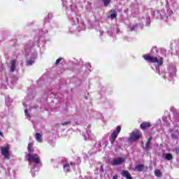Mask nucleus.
I'll return each instance as SVG.
<instances>
[{
  "label": "nucleus",
  "mask_w": 179,
  "mask_h": 179,
  "mask_svg": "<svg viewBox=\"0 0 179 179\" xmlns=\"http://www.w3.org/2000/svg\"><path fill=\"white\" fill-rule=\"evenodd\" d=\"M152 127V124L149 122H143L141 124L140 128L142 130H146Z\"/></svg>",
  "instance_id": "nucleus-7"
},
{
  "label": "nucleus",
  "mask_w": 179,
  "mask_h": 179,
  "mask_svg": "<svg viewBox=\"0 0 179 179\" xmlns=\"http://www.w3.org/2000/svg\"><path fill=\"white\" fill-rule=\"evenodd\" d=\"M62 60V57H59L57 59V61H55V65L57 66V64H59V62H61Z\"/></svg>",
  "instance_id": "nucleus-19"
},
{
  "label": "nucleus",
  "mask_w": 179,
  "mask_h": 179,
  "mask_svg": "<svg viewBox=\"0 0 179 179\" xmlns=\"http://www.w3.org/2000/svg\"><path fill=\"white\" fill-rule=\"evenodd\" d=\"M135 169L138 172H141L145 169V166L143 164H139V165L136 166Z\"/></svg>",
  "instance_id": "nucleus-12"
},
{
  "label": "nucleus",
  "mask_w": 179,
  "mask_h": 179,
  "mask_svg": "<svg viewBox=\"0 0 179 179\" xmlns=\"http://www.w3.org/2000/svg\"><path fill=\"white\" fill-rule=\"evenodd\" d=\"M113 13L110 14V20H114L115 18L117 17V14L116 13V11L113 10Z\"/></svg>",
  "instance_id": "nucleus-15"
},
{
  "label": "nucleus",
  "mask_w": 179,
  "mask_h": 179,
  "mask_svg": "<svg viewBox=\"0 0 179 179\" xmlns=\"http://www.w3.org/2000/svg\"><path fill=\"white\" fill-rule=\"evenodd\" d=\"M176 115L178 116V119H179V114L176 113Z\"/></svg>",
  "instance_id": "nucleus-29"
},
{
  "label": "nucleus",
  "mask_w": 179,
  "mask_h": 179,
  "mask_svg": "<svg viewBox=\"0 0 179 179\" xmlns=\"http://www.w3.org/2000/svg\"><path fill=\"white\" fill-rule=\"evenodd\" d=\"M70 124H71V122L70 121L65 122L64 123L62 124V126H66V125H70Z\"/></svg>",
  "instance_id": "nucleus-20"
},
{
  "label": "nucleus",
  "mask_w": 179,
  "mask_h": 179,
  "mask_svg": "<svg viewBox=\"0 0 179 179\" xmlns=\"http://www.w3.org/2000/svg\"><path fill=\"white\" fill-rule=\"evenodd\" d=\"M101 171H102V172L103 171V169H101Z\"/></svg>",
  "instance_id": "nucleus-30"
},
{
  "label": "nucleus",
  "mask_w": 179,
  "mask_h": 179,
  "mask_svg": "<svg viewBox=\"0 0 179 179\" xmlns=\"http://www.w3.org/2000/svg\"><path fill=\"white\" fill-rule=\"evenodd\" d=\"M34 60L32 59H29V60H27L26 62V66H32L34 64Z\"/></svg>",
  "instance_id": "nucleus-16"
},
{
  "label": "nucleus",
  "mask_w": 179,
  "mask_h": 179,
  "mask_svg": "<svg viewBox=\"0 0 179 179\" xmlns=\"http://www.w3.org/2000/svg\"><path fill=\"white\" fill-rule=\"evenodd\" d=\"M113 179H117V175L113 176Z\"/></svg>",
  "instance_id": "nucleus-26"
},
{
  "label": "nucleus",
  "mask_w": 179,
  "mask_h": 179,
  "mask_svg": "<svg viewBox=\"0 0 179 179\" xmlns=\"http://www.w3.org/2000/svg\"><path fill=\"white\" fill-rule=\"evenodd\" d=\"M121 130H122V127L117 126V129L115 131H113L112 134H110V145L114 144V142L115 141H116V138H117V136H119Z\"/></svg>",
  "instance_id": "nucleus-4"
},
{
  "label": "nucleus",
  "mask_w": 179,
  "mask_h": 179,
  "mask_svg": "<svg viewBox=\"0 0 179 179\" xmlns=\"http://www.w3.org/2000/svg\"><path fill=\"white\" fill-rule=\"evenodd\" d=\"M141 136H143V134L141 133V131L138 130H134V131H131L130 137H129V141H136L140 139Z\"/></svg>",
  "instance_id": "nucleus-3"
},
{
  "label": "nucleus",
  "mask_w": 179,
  "mask_h": 179,
  "mask_svg": "<svg viewBox=\"0 0 179 179\" xmlns=\"http://www.w3.org/2000/svg\"><path fill=\"white\" fill-rule=\"evenodd\" d=\"M24 112L25 113V115H26V116H28L29 117H31V116H30V114L28 113V110H27V109H25V110H24Z\"/></svg>",
  "instance_id": "nucleus-21"
},
{
  "label": "nucleus",
  "mask_w": 179,
  "mask_h": 179,
  "mask_svg": "<svg viewBox=\"0 0 179 179\" xmlns=\"http://www.w3.org/2000/svg\"><path fill=\"white\" fill-rule=\"evenodd\" d=\"M153 138V137H149L148 140L147 141V142L151 143L152 139Z\"/></svg>",
  "instance_id": "nucleus-25"
},
{
  "label": "nucleus",
  "mask_w": 179,
  "mask_h": 179,
  "mask_svg": "<svg viewBox=\"0 0 179 179\" xmlns=\"http://www.w3.org/2000/svg\"><path fill=\"white\" fill-rule=\"evenodd\" d=\"M121 176H122V177H125L126 179H132V176H131L129 172L126 170L121 171Z\"/></svg>",
  "instance_id": "nucleus-9"
},
{
  "label": "nucleus",
  "mask_w": 179,
  "mask_h": 179,
  "mask_svg": "<svg viewBox=\"0 0 179 179\" xmlns=\"http://www.w3.org/2000/svg\"><path fill=\"white\" fill-rule=\"evenodd\" d=\"M64 169L65 168H68L69 169L70 168V164H65L64 166Z\"/></svg>",
  "instance_id": "nucleus-23"
},
{
  "label": "nucleus",
  "mask_w": 179,
  "mask_h": 179,
  "mask_svg": "<svg viewBox=\"0 0 179 179\" xmlns=\"http://www.w3.org/2000/svg\"><path fill=\"white\" fill-rule=\"evenodd\" d=\"M155 176L159 177V176H162V172L159 169H156L155 171Z\"/></svg>",
  "instance_id": "nucleus-17"
},
{
  "label": "nucleus",
  "mask_w": 179,
  "mask_h": 179,
  "mask_svg": "<svg viewBox=\"0 0 179 179\" xmlns=\"http://www.w3.org/2000/svg\"><path fill=\"white\" fill-rule=\"evenodd\" d=\"M71 166H73V164H71Z\"/></svg>",
  "instance_id": "nucleus-31"
},
{
  "label": "nucleus",
  "mask_w": 179,
  "mask_h": 179,
  "mask_svg": "<svg viewBox=\"0 0 179 179\" xmlns=\"http://www.w3.org/2000/svg\"><path fill=\"white\" fill-rule=\"evenodd\" d=\"M124 162V159L122 157H119V158L113 159V160L110 162V164H112V166H120V165H122Z\"/></svg>",
  "instance_id": "nucleus-6"
},
{
  "label": "nucleus",
  "mask_w": 179,
  "mask_h": 179,
  "mask_svg": "<svg viewBox=\"0 0 179 179\" xmlns=\"http://www.w3.org/2000/svg\"><path fill=\"white\" fill-rule=\"evenodd\" d=\"M16 64H17V60L16 59H13L10 60V72H14L16 68Z\"/></svg>",
  "instance_id": "nucleus-8"
},
{
  "label": "nucleus",
  "mask_w": 179,
  "mask_h": 179,
  "mask_svg": "<svg viewBox=\"0 0 179 179\" xmlns=\"http://www.w3.org/2000/svg\"><path fill=\"white\" fill-rule=\"evenodd\" d=\"M34 138H36L37 142L43 143V136H41L40 133H36Z\"/></svg>",
  "instance_id": "nucleus-11"
},
{
  "label": "nucleus",
  "mask_w": 179,
  "mask_h": 179,
  "mask_svg": "<svg viewBox=\"0 0 179 179\" xmlns=\"http://www.w3.org/2000/svg\"><path fill=\"white\" fill-rule=\"evenodd\" d=\"M27 160H28L29 163L34 162L36 164L41 163V159L38 154H27Z\"/></svg>",
  "instance_id": "nucleus-2"
},
{
  "label": "nucleus",
  "mask_w": 179,
  "mask_h": 179,
  "mask_svg": "<svg viewBox=\"0 0 179 179\" xmlns=\"http://www.w3.org/2000/svg\"><path fill=\"white\" fill-rule=\"evenodd\" d=\"M151 142H147L145 144V147H143V150L148 152L150 150Z\"/></svg>",
  "instance_id": "nucleus-14"
},
{
  "label": "nucleus",
  "mask_w": 179,
  "mask_h": 179,
  "mask_svg": "<svg viewBox=\"0 0 179 179\" xmlns=\"http://www.w3.org/2000/svg\"><path fill=\"white\" fill-rule=\"evenodd\" d=\"M10 145H6V147H1V154L4 156L6 159H10V154H9Z\"/></svg>",
  "instance_id": "nucleus-5"
},
{
  "label": "nucleus",
  "mask_w": 179,
  "mask_h": 179,
  "mask_svg": "<svg viewBox=\"0 0 179 179\" xmlns=\"http://www.w3.org/2000/svg\"><path fill=\"white\" fill-rule=\"evenodd\" d=\"M0 136H3V133H2L1 131H0Z\"/></svg>",
  "instance_id": "nucleus-27"
},
{
  "label": "nucleus",
  "mask_w": 179,
  "mask_h": 179,
  "mask_svg": "<svg viewBox=\"0 0 179 179\" xmlns=\"http://www.w3.org/2000/svg\"><path fill=\"white\" fill-rule=\"evenodd\" d=\"M102 2H103L105 7H108L110 2V0H102Z\"/></svg>",
  "instance_id": "nucleus-18"
},
{
  "label": "nucleus",
  "mask_w": 179,
  "mask_h": 179,
  "mask_svg": "<svg viewBox=\"0 0 179 179\" xmlns=\"http://www.w3.org/2000/svg\"><path fill=\"white\" fill-rule=\"evenodd\" d=\"M175 152L176 155H179V145H178V148H176Z\"/></svg>",
  "instance_id": "nucleus-24"
},
{
  "label": "nucleus",
  "mask_w": 179,
  "mask_h": 179,
  "mask_svg": "<svg viewBox=\"0 0 179 179\" xmlns=\"http://www.w3.org/2000/svg\"><path fill=\"white\" fill-rule=\"evenodd\" d=\"M34 146V143H29L28 146L27 147V149L28 150V154L32 155L34 152V149L32 147Z\"/></svg>",
  "instance_id": "nucleus-10"
},
{
  "label": "nucleus",
  "mask_w": 179,
  "mask_h": 179,
  "mask_svg": "<svg viewBox=\"0 0 179 179\" xmlns=\"http://www.w3.org/2000/svg\"><path fill=\"white\" fill-rule=\"evenodd\" d=\"M96 179V178H95Z\"/></svg>",
  "instance_id": "nucleus-32"
},
{
  "label": "nucleus",
  "mask_w": 179,
  "mask_h": 179,
  "mask_svg": "<svg viewBox=\"0 0 179 179\" xmlns=\"http://www.w3.org/2000/svg\"><path fill=\"white\" fill-rule=\"evenodd\" d=\"M136 28H137V25H134L132 27H131V31H135Z\"/></svg>",
  "instance_id": "nucleus-22"
},
{
  "label": "nucleus",
  "mask_w": 179,
  "mask_h": 179,
  "mask_svg": "<svg viewBox=\"0 0 179 179\" xmlns=\"http://www.w3.org/2000/svg\"><path fill=\"white\" fill-rule=\"evenodd\" d=\"M66 172H67V173H69V172H70V169H66Z\"/></svg>",
  "instance_id": "nucleus-28"
},
{
  "label": "nucleus",
  "mask_w": 179,
  "mask_h": 179,
  "mask_svg": "<svg viewBox=\"0 0 179 179\" xmlns=\"http://www.w3.org/2000/svg\"><path fill=\"white\" fill-rule=\"evenodd\" d=\"M164 159H165V160H167V161L172 160V159H173V155H172V154H170V153L166 154V155H165Z\"/></svg>",
  "instance_id": "nucleus-13"
},
{
  "label": "nucleus",
  "mask_w": 179,
  "mask_h": 179,
  "mask_svg": "<svg viewBox=\"0 0 179 179\" xmlns=\"http://www.w3.org/2000/svg\"><path fill=\"white\" fill-rule=\"evenodd\" d=\"M143 59H145L146 62H149L152 64H157V66H162L164 64V58L159 57V59L156 57L150 56V55H144Z\"/></svg>",
  "instance_id": "nucleus-1"
}]
</instances>
